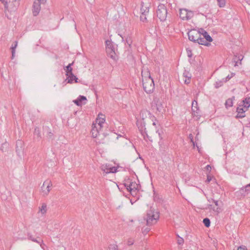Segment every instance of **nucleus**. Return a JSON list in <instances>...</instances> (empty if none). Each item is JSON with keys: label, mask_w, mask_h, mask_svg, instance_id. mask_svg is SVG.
Returning <instances> with one entry per match:
<instances>
[{"label": "nucleus", "mask_w": 250, "mask_h": 250, "mask_svg": "<svg viewBox=\"0 0 250 250\" xmlns=\"http://www.w3.org/2000/svg\"><path fill=\"white\" fill-rule=\"evenodd\" d=\"M143 88L147 93H151L153 92L155 88L154 83L153 79L150 74L148 77L144 78L143 77Z\"/></svg>", "instance_id": "f257e3e1"}, {"label": "nucleus", "mask_w": 250, "mask_h": 250, "mask_svg": "<svg viewBox=\"0 0 250 250\" xmlns=\"http://www.w3.org/2000/svg\"><path fill=\"white\" fill-rule=\"evenodd\" d=\"M146 217V224L148 226H151L156 224L159 218V212L150 209L147 211Z\"/></svg>", "instance_id": "f03ea898"}, {"label": "nucleus", "mask_w": 250, "mask_h": 250, "mask_svg": "<svg viewBox=\"0 0 250 250\" xmlns=\"http://www.w3.org/2000/svg\"><path fill=\"white\" fill-rule=\"evenodd\" d=\"M106 52L107 55L112 59L115 60L117 56L115 52L116 45L112 42L109 40L105 41Z\"/></svg>", "instance_id": "7ed1b4c3"}, {"label": "nucleus", "mask_w": 250, "mask_h": 250, "mask_svg": "<svg viewBox=\"0 0 250 250\" xmlns=\"http://www.w3.org/2000/svg\"><path fill=\"white\" fill-rule=\"evenodd\" d=\"M156 14L157 17L161 21H164L166 20L167 15V11L164 4H160L158 6Z\"/></svg>", "instance_id": "20e7f679"}, {"label": "nucleus", "mask_w": 250, "mask_h": 250, "mask_svg": "<svg viewBox=\"0 0 250 250\" xmlns=\"http://www.w3.org/2000/svg\"><path fill=\"white\" fill-rule=\"evenodd\" d=\"M0 0L4 4L5 8L7 9L8 7H9L12 11H15L20 4V0H8V1L5 0Z\"/></svg>", "instance_id": "39448f33"}, {"label": "nucleus", "mask_w": 250, "mask_h": 250, "mask_svg": "<svg viewBox=\"0 0 250 250\" xmlns=\"http://www.w3.org/2000/svg\"><path fill=\"white\" fill-rule=\"evenodd\" d=\"M193 16L191 11H188L186 9H180L179 16L183 20H188L191 19Z\"/></svg>", "instance_id": "423d86ee"}, {"label": "nucleus", "mask_w": 250, "mask_h": 250, "mask_svg": "<svg viewBox=\"0 0 250 250\" xmlns=\"http://www.w3.org/2000/svg\"><path fill=\"white\" fill-rule=\"evenodd\" d=\"M52 182L50 180H46L44 182L42 186V195L44 196H47L51 190V187H52Z\"/></svg>", "instance_id": "0eeeda50"}, {"label": "nucleus", "mask_w": 250, "mask_h": 250, "mask_svg": "<svg viewBox=\"0 0 250 250\" xmlns=\"http://www.w3.org/2000/svg\"><path fill=\"white\" fill-rule=\"evenodd\" d=\"M188 39L194 42H196L198 39L199 38V36H201L200 32H199L198 31L195 29L191 30L188 32Z\"/></svg>", "instance_id": "6e6552de"}, {"label": "nucleus", "mask_w": 250, "mask_h": 250, "mask_svg": "<svg viewBox=\"0 0 250 250\" xmlns=\"http://www.w3.org/2000/svg\"><path fill=\"white\" fill-rule=\"evenodd\" d=\"M101 128H99L98 126L93 124L92 128L91 129L92 136L93 138H98L99 137H100L101 134H100V131L101 130ZM98 139V140H99L98 139Z\"/></svg>", "instance_id": "1a4fd4ad"}, {"label": "nucleus", "mask_w": 250, "mask_h": 250, "mask_svg": "<svg viewBox=\"0 0 250 250\" xmlns=\"http://www.w3.org/2000/svg\"><path fill=\"white\" fill-rule=\"evenodd\" d=\"M129 187L127 188V190L133 195L136 194V191L137 190L138 185L134 182H129Z\"/></svg>", "instance_id": "9d476101"}, {"label": "nucleus", "mask_w": 250, "mask_h": 250, "mask_svg": "<svg viewBox=\"0 0 250 250\" xmlns=\"http://www.w3.org/2000/svg\"><path fill=\"white\" fill-rule=\"evenodd\" d=\"M247 109L244 107L239 106L237 108V114L236 116V118H242L245 116V112Z\"/></svg>", "instance_id": "9b49d317"}, {"label": "nucleus", "mask_w": 250, "mask_h": 250, "mask_svg": "<svg viewBox=\"0 0 250 250\" xmlns=\"http://www.w3.org/2000/svg\"><path fill=\"white\" fill-rule=\"evenodd\" d=\"M100 116H104L103 115L99 114L98 115V118H97L96 120V123L93 124L95 125H96L99 127V128H101L102 127V125L104 124L105 122V119L104 118H102L100 117Z\"/></svg>", "instance_id": "f8f14e48"}, {"label": "nucleus", "mask_w": 250, "mask_h": 250, "mask_svg": "<svg viewBox=\"0 0 250 250\" xmlns=\"http://www.w3.org/2000/svg\"><path fill=\"white\" fill-rule=\"evenodd\" d=\"M153 103L155 105L157 110L160 112L163 108V106L160 99L158 98H154L153 101Z\"/></svg>", "instance_id": "ddd939ff"}, {"label": "nucleus", "mask_w": 250, "mask_h": 250, "mask_svg": "<svg viewBox=\"0 0 250 250\" xmlns=\"http://www.w3.org/2000/svg\"><path fill=\"white\" fill-rule=\"evenodd\" d=\"M150 4L149 3H142V6L140 9L141 13L148 14Z\"/></svg>", "instance_id": "4468645a"}, {"label": "nucleus", "mask_w": 250, "mask_h": 250, "mask_svg": "<svg viewBox=\"0 0 250 250\" xmlns=\"http://www.w3.org/2000/svg\"><path fill=\"white\" fill-rule=\"evenodd\" d=\"M250 191V186L248 184L246 186L241 188L237 192L243 196H245Z\"/></svg>", "instance_id": "2eb2a0df"}, {"label": "nucleus", "mask_w": 250, "mask_h": 250, "mask_svg": "<svg viewBox=\"0 0 250 250\" xmlns=\"http://www.w3.org/2000/svg\"><path fill=\"white\" fill-rule=\"evenodd\" d=\"M40 9L41 7L39 2H37L36 1L34 2L33 9V14L34 16H37L39 14Z\"/></svg>", "instance_id": "dca6fc26"}, {"label": "nucleus", "mask_w": 250, "mask_h": 250, "mask_svg": "<svg viewBox=\"0 0 250 250\" xmlns=\"http://www.w3.org/2000/svg\"><path fill=\"white\" fill-rule=\"evenodd\" d=\"M83 101H86V98L84 96L80 95L79 97L73 101V102L78 106H80L82 104V102Z\"/></svg>", "instance_id": "f3484780"}, {"label": "nucleus", "mask_w": 250, "mask_h": 250, "mask_svg": "<svg viewBox=\"0 0 250 250\" xmlns=\"http://www.w3.org/2000/svg\"><path fill=\"white\" fill-rule=\"evenodd\" d=\"M68 83H72L75 81V83H78V79L72 73V75L67 74Z\"/></svg>", "instance_id": "a211bd4d"}, {"label": "nucleus", "mask_w": 250, "mask_h": 250, "mask_svg": "<svg viewBox=\"0 0 250 250\" xmlns=\"http://www.w3.org/2000/svg\"><path fill=\"white\" fill-rule=\"evenodd\" d=\"M201 30L203 31L202 35L203 36V38L205 40L207 41V42H211L212 41V39L211 37L208 34V33L204 30L203 29H201Z\"/></svg>", "instance_id": "6ab92c4d"}, {"label": "nucleus", "mask_w": 250, "mask_h": 250, "mask_svg": "<svg viewBox=\"0 0 250 250\" xmlns=\"http://www.w3.org/2000/svg\"><path fill=\"white\" fill-rule=\"evenodd\" d=\"M151 113L147 110H142L140 113V116L142 118L143 121L147 117V116H150Z\"/></svg>", "instance_id": "aec40b11"}, {"label": "nucleus", "mask_w": 250, "mask_h": 250, "mask_svg": "<svg viewBox=\"0 0 250 250\" xmlns=\"http://www.w3.org/2000/svg\"><path fill=\"white\" fill-rule=\"evenodd\" d=\"M137 125L138 126V128L140 133H143L144 130H146V128L145 127V123L144 121H142L140 122V124L139 122H137Z\"/></svg>", "instance_id": "412c9836"}, {"label": "nucleus", "mask_w": 250, "mask_h": 250, "mask_svg": "<svg viewBox=\"0 0 250 250\" xmlns=\"http://www.w3.org/2000/svg\"><path fill=\"white\" fill-rule=\"evenodd\" d=\"M183 76L184 77L187 78V80L185 81V83H190V80L191 77V75L188 71L185 70L183 73Z\"/></svg>", "instance_id": "4be33fe9"}, {"label": "nucleus", "mask_w": 250, "mask_h": 250, "mask_svg": "<svg viewBox=\"0 0 250 250\" xmlns=\"http://www.w3.org/2000/svg\"><path fill=\"white\" fill-rule=\"evenodd\" d=\"M196 42L200 44L208 46L209 44V43L207 42L206 40L204 39V38H202L201 36H199V38L198 39Z\"/></svg>", "instance_id": "5701e85b"}, {"label": "nucleus", "mask_w": 250, "mask_h": 250, "mask_svg": "<svg viewBox=\"0 0 250 250\" xmlns=\"http://www.w3.org/2000/svg\"><path fill=\"white\" fill-rule=\"evenodd\" d=\"M73 62L71 63H69L67 66L65 67V68H64V70L66 72V75L70 74L72 75V68L71 67V66L73 65Z\"/></svg>", "instance_id": "b1692460"}, {"label": "nucleus", "mask_w": 250, "mask_h": 250, "mask_svg": "<svg viewBox=\"0 0 250 250\" xmlns=\"http://www.w3.org/2000/svg\"><path fill=\"white\" fill-rule=\"evenodd\" d=\"M18 41H15L12 45V46L11 47V52H12V59H13L14 57L15 54V50L16 48L18 45Z\"/></svg>", "instance_id": "393cba45"}, {"label": "nucleus", "mask_w": 250, "mask_h": 250, "mask_svg": "<svg viewBox=\"0 0 250 250\" xmlns=\"http://www.w3.org/2000/svg\"><path fill=\"white\" fill-rule=\"evenodd\" d=\"M243 102L244 108L246 109H248L250 106V98H246Z\"/></svg>", "instance_id": "a878e982"}, {"label": "nucleus", "mask_w": 250, "mask_h": 250, "mask_svg": "<svg viewBox=\"0 0 250 250\" xmlns=\"http://www.w3.org/2000/svg\"><path fill=\"white\" fill-rule=\"evenodd\" d=\"M47 211V206L45 203H43L41 207H39V212L42 214H44Z\"/></svg>", "instance_id": "bb28decb"}, {"label": "nucleus", "mask_w": 250, "mask_h": 250, "mask_svg": "<svg viewBox=\"0 0 250 250\" xmlns=\"http://www.w3.org/2000/svg\"><path fill=\"white\" fill-rule=\"evenodd\" d=\"M243 58V57L241 55L239 56L238 57H237L236 55L233 58V61L235 62L234 66L238 65V62H239L240 63H241V62Z\"/></svg>", "instance_id": "cd10ccee"}, {"label": "nucleus", "mask_w": 250, "mask_h": 250, "mask_svg": "<svg viewBox=\"0 0 250 250\" xmlns=\"http://www.w3.org/2000/svg\"><path fill=\"white\" fill-rule=\"evenodd\" d=\"M224 83H225V81H224V79H223L221 80H218L214 84L215 87L216 88H219L223 85Z\"/></svg>", "instance_id": "c85d7f7f"}, {"label": "nucleus", "mask_w": 250, "mask_h": 250, "mask_svg": "<svg viewBox=\"0 0 250 250\" xmlns=\"http://www.w3.org/2000/svg\"><path fill=\"white\" fill-rule=\"evenodd\" d=\"M101 170L104 173H105V174H107V173H109V166H107V165H102L101 167Z\"/></svg>", "instance_id": "c756f323"}, {"label": "nucleus", "mask_w": 250, "mask_h": 250, "mask_svg": "<svg viewBox=\"0 0 250 250\" xmlns=\"http://www.w3.org/2000/svg\"><path fill=\"white\" fill-rule=\"evenodd\" d=\"M198 108L197 107V102L196 101H193L192 103V110L194 112L197 113Z\"/></svg>", "instance_id": "7c9ffc66"}, {"label": "nucleus", "mask_w": 250, "mask_h": 250, "mask_svg": "<svg viewBox=\"0 0 250 250\" xmlns=\"http://www.w3.org/2000/svg\"><path fill=\"white\" fill-rule=\"evenodd\" d=\"M226 108L231 107L233 105V102L231 99H228L225 103Z\"/></svg>", "instance_id": "2f4dec72"}, {"label": "nucleus", "mask_w": 250, "mask_h": 250, "mask_svg": "<svg viewBox=\"0 0 250 250\" xmlns=\"http://www.w3.org/2000/svg\"><path fill=\"white\" fill-rule=\"evenodd\" d=\"M203 222L206 227H209L210 225V220L208 218H206L203 219Z\"/></svg>", "instance_id": "473e14b6"}, {"label": "nucleus", "mask_w": 250, "mask_h": 250, "mask_svg": "<svg viewBox=\"0 0 250 250\" xmlns=\"http://www.w3.org/2000/svg\"><path fill=\"white\" fill-rule=\"evenodd\" d=\"M29 239L32 240L33 242H37L40 244L41 246H42V243L43 242V241L42 240H38L37 239L34 238L32 236H29Z\"/></svg>", "instance_id": "72a5a7b5"}, {"label": "nucleus", "mask_w": 250, "mask_h": 250, "mask_svg": "<svg viewBox=\"0 0 250 250\" xmlns=\"http://www.w3.org/2000/svg\"><path fill=\"white\" fill-rule=\"evenodd\" d=\"M208 208L210 209L213 210L214 212H215L217 213L219 212L220 209L218 207H212V206L211 205H209Z\"/></svg>", "instance_id": "f704fd0d"}, {"label": "nucleus", "mask_w": 250, "mask_h": 250, "mask_svg": "<svg viewBox=\"0 0 250 250\" xmlns=\"http://www.w3.org/2000/svg\"><path fill=\"white\" fill-rule=\"evenodd\" d=\"M148 14L141 13L140 16V20L141 21L145 22L146 21V16Z\"/></svg>", "instance_id": "c9c22d12"}, {"label": "nucleus", "mask_w": 250, "mask_h": 250, "mask_svg": "<svg viewBox=\"0 0 250 250\" xmlns=\"http://www.w3.org/2000/svg\"><path fill=\"white\" fill-rule=\"evenodd\" d=\"M220 7H223L226 4L225 0H217Z\"/></svg>", "instance_id": "e433bc0d"}, {"label": "nucleus", "mask_w": 250, "mask_h": 250, "mask_svg": "<svg viewBox=\"0 0 250 250\" xmlns=\"http://www.w3.org/2000/svg\"><path fill=\"white\" fill-rule=\"evenodd\" d=\"M108 249L109 250H118L117 246L116 245H110Z\"/></svg>", "instance_id": "4c0bfd02"}, {"label": "nucleus", "mask_w": 250, "mask_h": 250, "mask_svg": "<svg viewBox=\"0 0 250 250\" xmlns=\"http://www.w3.org/2000/svg\"><path fill=\"white\" fill-rule=\"evenodd\" d=\"M45 129L47 132V134L48 138H51V137L53 135V133L51 131H49V128L48 127H46L45 128Z\"/></svg>", "instance_id": "58836bf2"}, {"label": "nucleus", "mask_w": 250, "mask_h": 250, "mask_svg": "<svg viewBox=\"0 0 250 250\" xmlns=\"http://www.w3.org/2000/svg\"><path fill=\"white\" fill-rule=\"evenodd\" d=\"M117 172V167H109V173H115Z\"/></svg>", "instance_id": "ea45409f"}, {"label": "nucleus", "mask_w": 250, "mask_h": 250, "mask_svg": "<svg viewBox=\"0 0 250 250\" xmlns=\"http://www.w3.org/2000/svg\"><path fill=\"white\" fill-rule=\"evenodd\" d=\"M177 236L178 237V239L177 240V243L180 245H183V244L184 243V239L180 237L178 235H177Z\"/></svg>", "instance_id": "a19ab883"}, {"label": "nucleus", "mask_w": 250, "mask_h": 250, "mask_svg": "<svg viewBox=\"0 0 250 250\" xmlns=\"http://www.w3.org/2000/svg\"><path fill=\"white\" fill-rule=\"evenodd\" d=\"M129 182H131V181H130V179L128 178L127 180H126L125 181V183H124L125 186L126 187V188H128L129 187Z\"/></svg>", "instance_id": "79ce46f5"}, {"label": "nucleus", "mask_w": 250, "mask_h": 250, "mask_svg": "<svg viewBox=\"0 0 250 250\" xmlns=\"http://www.w3.org/2000/svg\"><path fill=\"white\" fill-rule=\"evenodd\" d=\"M186 51H187L188 56L189 58H191L192 56V53L191 50L189 48H187L186 49Z\"/></svg>", "instance_id": "37998d69"}, {"label": "nucleus", "mask_w": 250, "mask_h": 250, "mask_svg": "<svg viewBox=\"0 0 250 250\" xmlns=\"http://www.w3.org/2000/svg\"><path fill=\"white\" fill-rule=\"evenodd\" d=\"M126 42L127 43V44L129 46H131V44L132 43V40H131V39L129 37L128 38H127L126 40Z\"/></svg>", "instance_id": "c03bdc74"}, {"label": "nucleus", "mask_w": 250, "mask_h": 250, "mask_svg": "<svg viewBox=\"0 0 250 250\" xmlns=\"http://www.w3.org/2000/svg\"><path fill=\"white\" fill-rule=\"evenodd\" d=\"M233 74H232L231 75V76H229V75L228 76H227L226 77V78H225V80L224 79V81H225V82L228 81L232 77H233Z\"/></svg>", "instance_id": "a18cd8bd"}, {"label": "nucleus", "mask_w": 250, "mask_h": 250, "mask_svg": "<svg viewBox=\"0 0 250 250\" xmlns=\"http://www.w3.org/2000/svg\"><path fill=\"white\" fill-rule=\"evenodd\" d=\"M134 243V241L132 239H129L127 241V244L129 246L132 245Z\"/></svg>", "instance_id": "49530a36"}, {"label": "nucleus", "mask_w": 250, "mask_h": 250, "mask_svg": "<svg viewBox=\"0 0 250 250\" xmlns=\"http://www.w3.org/2000/svg\"><path fill=\"white\" fill-rule=\"evenodd\" d=\"M35 132V133L36 134H37L38 136H40V131H39V129H38L37 127H36V128H35V132Z\"/></svg>", "instance_id": "de8ad7c7"}, {"label": "nucleus", "mask_w": 250, "mask_h": 250, "mask_svg": "<svg viewBox=\"0 0 250 250\" xmlns=\"http://www.w3.org/2000/svg\"><path fill=\"white\" fill-rule=\"evenodd\" d=\"M143 133H141L142 135L143 136L144 140H146V134L147 133L146 130H144Z\"/></svg>", "instance_id": "09e8293b"}, {"label": "nucleus", "mask_w": 250, "mask_h": 250, "mask_svg": "<svg viewBox=\"0 0 250 250\" xmlns=\"http://www.w3.org/2000/svg\"><path fill=\"white\" fill-rule=\"evenodd\" d=\"M211 200L212 201V202H213L215 204V206L216 207H218V201L212 199H211Z\"/></svg>", "instance_id": "8fccbe9b"}, {"label": "nucleus", "mask_w": 250, "mask_h": 250, "mask_svg": "<svg viewBox=\"0 0 250 250\" xmlns=\"http://www.w3.org/2000/svg\"><path fill=\"white\" fill-rule=\"evenodd\" d=\"M146 141H147V139H148L150 141L152 142V140L151 139V137H149L148 134L146 133Z\"/></svg>", "instance_id": "3c124183"}, {"label": "nucleus", "mask_w": 250, "mask_h": 250, "mask_svg": "<svg viewBox=\"0 0 250 250\" xmlns=\"http://www.w3.org/2000/svg\"><path fill=\"white\" fill-rule=\"evenodd\" d=\"M237 250H247V249L245 247H239Z\"/></svg>", "instance_id": "603ef678"}, {"label": "nucleus", "mask_w": 250, "mask_h": 250, "mask_svg": "<svg viewBox=\"0 0 250 250\" xmlns=\"http://www.w3.org/2000/svg\"><path fill=\"white\" fill-rule=\"evenodd\" d=\"M211 180V177L210 176H208L206 182L209 183Z\"/></svg>", "instance_id": "864d4df0"}, {"label": "nucleus", "mask_w": 250, "mask_h": 250, "mask_svg": "<svg viewBox=\"0 0 250 250\" xmlns=\"http://www.w3.org/2000/svg\"><path fill=\"white\" fill-rule=\"evenodd\" d=\"M46 2V0H39L37 2H39V4L41 3H44Z\"/></svg>", "instance_id": "5fc2aeb1"}, {"label": "nucleus", "mask_w": 250, "mask_h": 250, "mask_svg": "<svg viewBox=\"0 0 250 250\" xmlns=\"http://www.w3.org/2000/svg\"><path fill=\"white\" fill-rule=\"evenodd\" d=\"M207 170H210L211 169V167L209 165H207L206 167Z\"/></svg>", "instance_id": "6e6d98bb"}, {"label": "nucleus", "mask_w": 250, "mask_h": 250, "mask_svg": "<svg viewBox=\"0 0 250 250\" xmlns=\"http://www.w3.org/2000/svg\"><path fill=\"white\" fill-rule=\"evenodd\" d=\"M191 142L192 143L193 146L194 147L195 146V142L193 141L192 138L191 139Z\"/></svg>", "instance_id": "4d7b16f0"}, {"label": "nucleus", "mask_w": 250, "mask_h": 250, "mask_svg": "<svg viewBox=\"0 0 250 250\" xmlns=\"http://www.w3.org/2000/svg\"><path fill=\"white\" fill-rule=\"evenodd\" d=\"M189 138L190 139V140L191 139V138H193V136L191 134H190L189 135Z\"/></svg>", "instance_id": "13d9d810"}, {"label": "nucleus", "mask_w": 250, "mask_h": 250, "mask_svg": "<svg viewBox=\"0 0 250 250\" xmlns=\"http://www.w3.org/2000/svg\"><path fill=\"white\" fill-rule=\"evenodd\" d=\"M18 144H21L22 142L21 141H19L18 142H17V145Z\"/></svg>", "instance_id": "bf43d9fd"}, {"label": "nucleus", "mask_w": 250, "mask_h": 250, "mask_svg": "<svg viewBox=\"0 0 250 250\" xmlns=\"http://www.w3.org/2000/svg\"><path fill=\"white\" fill-rule=\"evenodd\" d=\"M199 32H200V35L202 34V33H203V31L201 30V29H200V31H198Z\"/></svg>", "instance_id": "052dcab7"}, {"label": "nucleus", "mask_w": 250, "mask_h": 250, "mask_svg": "<svg viewBox=\"0 0 250 250\" xmlns=\"http://www.w3.org/2000/svg\"><path fill=\"white\" fill-rule=\"evenodd\" d=\"M196 146L198 148V151L200 152V148H199V147L196 145Z\"/></svg>", "instance_id": "680f3d73"}, {"label": "nucleus", "mask_w": 250, "mask_h": 250, "mask_svg": "<svg viewBox=\"0 0 250 250\" xmlns=\"http://www.w3.org/2000/svg\"><path fill=\"white\" fill-rule=\"evenodd\" d=\"M153 125H156V124H155V122H153Z\"/></svg>", "instance_id": "e2e57ef3"}, {"label": "nucleus", "mask_w": 250, "mask_h": 250, "mask_svg": "<svg viewBox=\"0 0 250 250\" xmlns=\"http://www.w3.org/2000/svg\"><path fill=\"white\" fill-rule=\"evenodd\" d=\"M149 229H146V231H149Z\"/></svg>", "instance_id": "0e129e2a"}, {"label": "nucleus", "mask_w": 250, "mask_h": 250, "mask_svg": "<svg viewBox=\"0 0 250 250\" xmlns=\"http://www.w3.org/2000/svg\"><path fill=\"white\" fill-rule=\"evenodd\" d=\"M149 229H146V231H149Z\"/></svg>", "instance_id": "69168bd1"}]
</instances>
